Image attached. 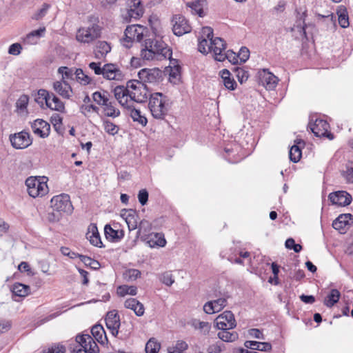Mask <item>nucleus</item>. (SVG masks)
Segmentation results:
<instances>
[{
  "label": "nucleus",
  "instance_id": "4c0bfd02",
  "mask_svg": "<svg viewBox=\"0 0 353 353\" xmlns=\"http://www.w3.org/2000/svg\"><path fill=\"white\" fill-rule=\"evenodd\" d=\"M340 296V292L336 289H332L331 290L330 294L325 298L324 301V304L327 307H331L339 301Z\"/></svg>",
  "mask_w": 353,
  "mask_h": 353
},
{
  "label": "nucleus",
  "instance_id": "c756f323",
  "mask_svg": "<svg viewBox=\"0 0 353 353\" xmlns=\"http://www.w3.org/2000/svg\"><path fill=\"white\" fill-rule=\"evenodd\" d=\"M125 108L130 112V117L134 121L138 122L143 126H145L148 120L145 117L141 115L139 110L135 108L132 105H127Z\"/></svg>",
  "mask_w": 353,
  "mask_h": 353
},
{
  "label": "nucleus",
  "instance_id": "5701e85b",
  "mask_svg": "<svg viewBox=\"0 0 353 353\" xmlns=\"http://www.w3.org/2000/svg\"><path fill=\"white\" fill-rule=\"evenodd\" d=\"M86 239L89 240L90 243L96 247L102 248L103 243L98 231L97 224L90 223L86 233Z\"/></svg>",
  "mask_w": 353,
  "mask_h": 353
},
{
  "label": "nucleus",
  "instance_id": "aec40b11",
  "mask_svg": "<svg viewBox=\"0 0 353 353\" xmlns=\"http://www.w3.org/2000/svg\"><path fill=\"white\" fill-rule=\"evenodd\" d=\"M31 128L33 132L41 138H46L50 134V125L43 119H37L34 120L31 123Z\"/></svg>",
  "mask_w": 353,
  "mask_h": 353
},
{
  "label": "nucleus",
  "instance_id": "b1692460",
  "mask_svg": "<svg viewBox=\"0 0 353 353\" xmlns=\"http://www.w3.org/2000/svg\"><path fill=\"white\" fill-rule=\"evenodd\" d=\"M53 89L60 96L65 99H70V92H72L70 85L66 81H57L53 83Z\"/></svg>",
  "mask_w": 353,
  "mask_h": 353
},
{
  "label": "nucleus",
  "instance_id": "423d86ee",
  "mask_svg": "<svg viewBox=\"0 0 353 353\" xmlns=\"http://www.w3.org/2000/svg\"><path fill=\"white\" fill-rule=\"evenodd\" d=\"M51 208L54 211L62 213L70 214L73 207L68 194H61L53 196L50 201Z\"/></svg>",
  "mask_w": 353,
  "mask_h": 353
},
{
  "label": "nucleus",
  "instance_id": "864d4df0",
  "mask_svg": "<svg viewBox=\"0 0 353 353\" xmlns=\"http://www.w3.org/2000/svg\"><path fill=\"white\" fill-rule=\"evenodd\" d=\"M343 176L347 183H353V162H350L347 165L346 170L343 172Z\"/></svg>",
  "mask_w": 353,
  "mask_h": 353
},
{
  "label": "nucleus",
  "instance_id": "2f4dec72",
  "mask_svg": "<svg viewBox=\"0 0 353 353\" xmlns=\"http://www.w3.org/2000/svg\"><path fill=\"white\" fill-rule=\"evenodd\" d=\"M150 246L154 248L155 246L163 248L166 245V240L163 233L151 234L150 238L148 241Z\"/></svg>",
  "mask_w": 353,
  "mask_h": 353
},
{
  "label": "nucleus",
  "instance_id": "4d7b16f0",
  "mask_svg": "<svg viewBox=\"0 0 353 353\" xmlns=\"http://www.w3.org/2000/svg\"><path fill=\"white\" fill-rule=\"evenodd\" d=\"M193 325L195 328L199 329L203 334H208L210 330V324L204 321H194Z\"/></svg>",
  "mask_w": 353,
  "mask_h": 353
},
{
  "label": "nucleus",
  "instance_id": "f3484780",
  "mask_svg": "<svg viewBox=\"0 0 353 353\" xmlns=\"http://www.w3.org/2000/svg\"><path fill=\"white\" fill-rule=\"evenodd\" d=\"M138 77L141 81L154 83L162 77V72L159 68H143L138 72Z\"/></svg>",
  "mask_w": 353,
  "mask_h": 353
},
{
  "label": "nucleus",
  "instance_id": "680f3d73",
  "mask_svg": "<svg viewBox=\"0 0 353 353\" xmlns=\"http://www.w3.org/2000/svg\"><path fill=\"white\" fill-rule=\"evenodd\" d=\"M50 6L48 3H43L42 5V8L38 10L37 12L34 14V15L32 17L33 19L35 20H39L42 19L48 12V9L50 8Z\"/></svg>",
  "mask_w": 353,
  "mask_h": 353
},
{
  "label": "nucleus",
  "instance_id": "6e6d98bb",
  "mask_svg": "<svg viewBox=\"0 0 353 353\" xmlns=\"http://www.w3.org/2000/svg\"><path fill=\"white\" fill-rule=\"evenodd\" d=\"M58 72L62 74V81H65V79H72L74 72L72 68L65 66L59 68Z\"/></svg>",
  "mask_w": 353,
  "mask_h": 353
},
{
  "label": "nucleus",
  "instance_id": "bf43d9fd",
  "mask_svg": "<svg viewBox=\"0 0 353 353\" xmlns=\"http://www.w3.org/2000/svg\"><path fill=\"white\" fill-rule=\"evenodd\" d=\"M124 276L128 280H136L141 276V272L137 269H129L124 273Z\"/></svg>",
  "mask_w": 353,
  "mask_h": 353
},
{
  "label": "nucleus",
  "instance_id": "052dcab7",
  "mask_svg": "<svg viewBox=\"0 0 353 353\" xmlns=\"http://www.w3.org/2000/svg\"><path fill=\"white\" fill-rule=\"evenodd\" d=\"M338 20L341 28H345L349 26V18L345 10L339 13Z\"/></svg>",
  "mask_w": 353,
  "mask_h": 353
},
{
  "label": "nucleus",
  "instance_id": "6e6552de",
  "mask_svg": "<svg viewBox=\"0 0 353 353\" xmlns=\"http://www.w3.org/2000/svg\"><path fill=\"white\" fill-rule=\"evenodd\" d=\"M173 33L178 37L189 33L192 27L188 20L182 14H175L171 20Z\"/></svg>",
  "mask_w": 353,
  "mask_h": 353
},
{
  "label": "nucleus",
  "instance_id": "c9c22d12",
  "mask_svg": "<svg viewBox=\"0 0 353 353\" xmlns=\"http://www.w3.org/2000/svg\"><path fill=\"white\" fill-rule=\"evenodd\" d=\"M93 337L101 344H104V340L108 341L105 332L101 325H95L91 330Z\"/></svg>",
  "mask_w": 353,
  "mask_h": 353
},
{
  "label": "nucleus",
  "instance_id": "0eeeda50",
  "mask_svg": "<svg viewBox=\"0 0 353 353\" xmlns=\"http://www.w3.org/2000/svg\"><path fill=\"white\" fill-rule=\"evenodd\" d=\"M101 36V28L97 24L87 28H80L77 33V40L81 43H90Z\"/></svg>",
  "mask_w": 353,
  "mask_h": 353
},
{
  "label": "nucleus",
  "instance_id": "f8f14e48",
  "mask_svg": "<svg viewBox=\"0 0 353 353\" xmlns=\"http://www.w3.org/2000/svg\"><path fill=\"white\" fill-rule=\"evenodd\" d=\"M76 341L82 347L83 352L89 353L99 352L98 345L89 334L77 335Z\"/></svg>",
  "mask_w": 353,
  "mask_h": 353
},
{
  "label": "nucleus",
  "instance_id": "13d9d810",
  "mask_svg": "<svg viewBox=\"0 0 353 353\" xmlns=\"http://www.w3.org/2000/svg\"><path fill=\"white\" fill-rule=\"evenodd\" d=\"M29 97L28 95H21L16 102V107L18 110H24L28 104Z\"/></svg>",
  "mask_w": 353,
  "mask_h": 353
},
{
  "label": "nucleus",
  "instance_id": "7c9ffc66",
  "mask_svg": "<svg viewBox=\"0 0 353 353\" xmlns=\"http://www.w3.org/2000/svg\"><path fill=\"white\" fill-rule=\"evenodd\" d=\"M152 43L153 40L150 39L144 41V48L141 51V56L144 60L149 61L157 59V56L152 49Z\"/></svg>",
  "mask_w": 353,
  "mask_h": 353
},
{
  "label": "nucleus",
  "instance_id": "58836bf2",
  "mask_svg": "<svg viewBox=\"0 0 353 353\" xmlns=\"http://www.w3.org/2000/svg\"><path fill=\"white\" fill-rule=\"evenodd\" d=\"M114 101L110 100L106 103V105H103V112L105 116L109 117L115 118L120 115L119 110L114 106Z\"/></svg>",
  "mask_w": 353,
  "mask_h": 353
},
{
  "label": "nucleus",
  "instance_id": "393cba45",
  "mask_svg": "<svg viewBox=\"0 0 353 353\" xmlns=\"http://www.w3.org/2000/svg\"><path fill=\"white\" fill-rule=\"evenodd\" d=\"M129 88H128V85L126 87L123 85H119L114 89V94L115 99L122 106L124 107H126L127 105H129L128 103V97H129Z\"/></svg>",
  "mask_w": 353,
  "mask_h": 353
},
{
  "label": "nucleus",
  "instance_id": "9b49d317",
  "mask_svg": "<svg viewBox=\"0 0 353 353\" xmlns=\"http://www.w3.org/2000/svg\"><path fill=\"white\" fill-rule=\"evenodd\" d=\"M127 4V15L125 17L126 21L132 19L137 20L143 15L145 9L141 0H128Z\"/></svg>",
  "mask_w": 353,
  "mask_h": 353
},
{
  "label": "nucleus",
  "instance_id": "1a4fd4ad",
  "mask_svg": "<svg viewBox=\"0 0 353 353\" xmlns=\"http://www.w3.org/2000/svg\"><path fill=\"white\" fill-rule=\"evenodd\" d=\"M310 128L317 137H327L330 140L334 139L333 134L329 131L330 124L323 119H316L314 123H310Z\"/></svg>",
  "mask_w": 353,
  "mask_h": 353
},
{
  "label": "nucleus",
  "instance_id": "c85d7f7f",
  "mask_svg": "<svg viewBox=\"0 0 353 353\" xmlns=\"http://www.w3.org/2000/svg\"><path fill=\"white\" fill-rule=\"evenodd\" d=\"M219 74L224 86L230 90H234L237 84L234 79L230 77L231 74L230 71L227 69H223L220 71Z\"/></svg>",
  "mask_w": 353,
  "mask_h": 353
},
{
  "label": "nucleus",
  "instance_id": "4468645a",
  "mask_svg": "<svg viewBox=\"0 0 353 353\" xmlns=\"http://www.w3.org/2000/svg\"><path fill=\"white\" fill-rule=\"evenodd\" d=\"M152 49L157 56V60L168 59L172 62V50L163 41L156 40L152 44Z\"/></svg>",
  "mask_w": 353,
  "mask_h": 353
},
{
  "label": "nucleus",
  "instance_id": "e2e57ef3",
  "mask_svg": "<svg viewBox=\"0 0 353 353\" xmlns=\"http://www.w3.org/2000/svg\"><path fill=\"white\" fill-rule=\"evenodd\" d=\"M237 57L241 63H245L249 59L250 50L246 47H241Z\"/></svg>",
  "mask_w": 353,
  "mask_h": 353
},
{
  "label": "nucleus",
  "instance_id": "4be33fe9",
  "mask_svg": "<svg viewBox=\"0 0 353 353\" xmlns=\"http://www.w3.org/2000/svg\"><path fill=\"white\" fill-rule=\"evenodd\" d=\"M121 216L125 219L129 230H134L138 227V215L137 211L133 209H124L121 211Z\"/></svg>",
  "mask_w": 353,
  "mask_h": 353
},
{
  "label": "nucleus",
  "instance_id": "a211bd4d",
  "mask_svg": "<svg viewBox=\"0 0 353 353\" xmlns=\"http://www.w3.org/2000/svg\"><path fill=\"white\" fill-rule=\"evenodd\" d=\"M332 204L339 206H346L351 203L352 198L346 191H338L330 193L328 196Z\"/></svg>",
  "mask_w": 353,
  "mask_h": 353
},
{
  "label": "nucleus",
  "instance_id": "a878e982",
  "mask_svg": "<svg viewBox=\"0 0 353 353\" xmlns=\"http://www.w3.org/2000/svg\"><path fill=\"white\" fill-rule=\"evenodd\" d=\"M104 234L105 238L111 242H119L124 236L123 230H114L109 224L105 225Z\"/></svg>",
  "mask_w": 353,
  "mask_h": 353
},
{
  "label": "nucleus",
  "instance_id": "2eb2a0df",
  "mask_svg": "<svg viewBox=\"0 0 353 353\" xmlns=\"http://www.w3.org/2000/svg\"><path fill=\"white\" fill-rule=\"evenodd\" d=\"M259 83L263 85L266 90H272L278 84L279 79L273 73L266 69L259 72Z\"/></svg>",
  "mask_w": 353,
  "mask_h": 353
},
{
  "label": "nucleus",
  "instance_id": "ddd939ff",
  "mask_svg": "<svg viewBox=\"0 0 353 353\" xmlns=\"http://www.w3.org/2000/svg\"><path fill=\"white\" fill-rule=\"evenodd\" d=\"M105 325L111 334L117 337L119 334V329L121 326L119 315L117 310L109 311L105 317Z\"/></svg>",
  "mask_w": 353,
  "mask_h": 353
},
{
  "label": "nucleus",
  "instance_id": "de8ad7c7",
  "mask_svg": "<svg viewBox=\"0 0 353 353\" xmlns=\"http://www.w3.org/2000/svg\"><path fill=\"white\" fill-rule=\"evenodd\" d=\"M206 5V0H194L190 7L192 8L200 17L203 16V7Z\"/></svg>",
  "mask_w": 353,
  "mask_h": 353
},
{
  "label": "nucleus",
  "instance_id": "09e8293b",
  "mask_svg": "<svg viewBox=\"0 0 353 353\" xmlns=\"http://www.w3.org/2000/svg\"><path fill=\"white\" fill-rule=\"evenodd\" d=\"M160 347V343H159L154 339H150L145 345V352L158 353Z\"/></svg>",
  "mask_w": 353,
  "mask_h": 353
},
{
  "label": "nucleus",
  "instance_id": "f704fd0d",
  "mask_svg": "<svg viewBox=\"0 0 353 353\" xmlns=\"http://www.w3.org/2000/svg\"><path fill=\"white\" fill-rule=\"evenodd\" d=\"M111 50V47L106 41H100L97 43L94 50L95 57L97 59H101L105 57Z\"/></svg>",
  "mask_w": 353,
  "mask_h": 353
},
{
  "label": "nucleus",
  "instance_id": "49530a36",
  "mask_svg": "<svg viewBox=\"0 0 353 353\" xmlns=\"http://www.w3.org/2000/svg\"><path fill=\"white\" fill-rule=\"evenodd\" d=\"M50 96V99L54 103V106L51 105V108H49L60 112H64L65 110L64 103L54 93H51Z\"/></svg>",
  "mask_w": 353,
  "mask_h": 353
},
{
  "label": "nucleus",
  "instance_id": "37998d69",
  "mask_svg": "<svg viewBox=\"0 0 353 353\" xmlns=\"http://www.w3.org/2000/svg\"><path fill=\"white\" fill-rule=\"evenodd\" d=\"M117 292L120 296H124L126 294L134 296L137 293V288L135 286L120 285L117 288Z\"/></svg>",
  "mask_w": 353,
  "mask_h": 353
},
{
  "label": "nucleus",
  "instance_id": "0e129e2a",
  "mask_svg": "<svg viewBox=\"0 0 353 353\" xmlns=\"http://www.w3.org/2000/svg\"><path fill=\"white\" fill-rule=\"evenodd\" d=\"M43 353H65V347L62 345L55 344L44 350Z\"/></svg>",
  "mask_w": 353,
  "mask_h": 353
},
{
  "label": "nucleus",
  "instance_id": "69168bd1",
  "mask_svg": "<svg viewBox=\"0 0 353 353\" xmlns=\"http://www.w3.org/2000/svg\"><path fill=\"white\" fill-rule=\"evenodd\" d=\"M223 57H224V60L227 59L230 62L234 65L239 63L237 54L232 50H228L226 52H224L223 54Z\"/></svg>",
  "mask_w": 353,
  "mask_h": 353
},
{
  "label": "nucleus",
  "instance_id": "603ef678",
  "mask_svg": "<svg viewBox=\"0 0 353 353\" xmlns=\"http://www.w3.org/2000/svg\"><path fill=\"white\" fill-rule=\"evenodd\" d=\"M210 41L206 38L199 39L198 50L203 54H208L210 51Z\"/></svg>",
  "mask_w": 353,
  "mask_h": 353
},
{
  "label": "nucleus",
  "instance_id": "9d476101",
  "mask_svg": "<svg viewBox=\"0 0 353 353\" xmlns=\"http://www.w3.org/2000/svg\"><path fill=\"white\" fill-rule=\"evenodd\" d=\"M9 139L12 146L15 149H25L32 143L30 134L26 131L10 134Z\"/></svg>",
  "mask_w": 353,
  "mask_h": 353
},
{
  "label": "nucleus",
  "instance_id": "f03ea898",
  "mask_svg": "<svg viewBox=\"0 0 353 353\" xmlns=\"http://www.w3.org/2000/svg\"><path fill=\"white\" fill-rule=\"evenodd\" d=\"M202 34L207 37L210 41V51L214 53V58L218 61H223L224 57L223 54L225 52L226 48V43L220 37H213V29L210 27H203L202 28Z\"/></svg>",
  "mask_w": 353,
  "mask_h": 353
},
{
  "label": "nucleus",
  "instance_id": "bb28decb",
  "mask_svg": "<svg viewBox=\"0 0 353 353\" xmlns=\"http://www.w3.org/2000/svg\"><path fill=\"white\" fill-rule=\"evenodd\" d=\"M124 306L128 309L133 310L138 316H141L144 314L145 308L143 305L136 299L130 298L127 299L124 303Z\"/></svg>",
  "mask_w": 353,
  "mask_h": 353
},
{
  "label": "nucleus",
  "instance_id": "ea45409f",
  "mask_svg": "<svg viewBox=\"0 0 353 353\" xmlns=\"http://www.w3.org/2000/svg\"><path fill=\"white\" fill-rule=\"evenodd\" d=\"M230 329L221 330L218 333L220 339L225 342H233L238 339V334L236 332H230Z\"/></svg>",
  "mask_w": 353,
  "mask_h": 353
},
{
  "label": "nucleus",
  "instance_id": "412c9836",
  "mask_svg": "<svg viewBox=\"0 0 353 353\" xmlns=\"http://www.w3.org/2000/svg\"><path fill=\"white\" fill-rule=\"evenodd\" d=\"M353 224V215L341 214L332 223V227L341 233H344L347 226Z\"/></svg>",
  "mask_w": 353,
  "mask_h": 353
},
{
  "label": "nucleus",
  "instance_id": "a18cd8bd",
  "mask_svg": "<svg viewBox=\"0 0 353 353\" xmlns=\"http://www.w3.org/2000/svg\"><path fill=\"white\" fill-rule=\"evenodd\" d=\"M188 348V343L182 340L176 341L175 346L168 348V353H183Z\"/></svg>",
  "mask_w": 353,
  "mask_h": 353
},
{
  "label": "nucleus",
  "instance_id": "338daca9",
  "mask_svg": "<svg viewBox=\"0 0 353 353\" xmlns=\"http://www.w3.org/2000/svg\"><path fill=\"white\" fill-rule=\"evenodd\" d=\"M61 218V214L59 212L54 211L48 213L47 219L49 222L54 223L59 221Z\"/></svg>",
  "mask_w": 353,
  "mask_h": 353
},
{
  "label": "nucleus",
  "instance_id": "f257e3e1",
  "mask_svg": "<svg viewBox=\"0 0 353 353\" xmlns=\"http://www.w3.org/2000/svg\"><path fill=\"white\" fill-rule=\"evenodd\" d=\"M168 102V97L161 92L150 94L148 107L154 119H164L169 110Z\"/></svg>",
  "mask_w": 353,
  "mask_h": 353
},
{
  "label": "nucleus",
  "instance_id": "e433bc0d",
  "mask_svg": "<svg viewBox=\"0 0 353 353\" xmlns=\"http://www.w3.org/2000/svg\"><path fill=\"white\" fill-rule=\"evenodd\" d=\"M137 229V236H147L152 230V224L149 221L143 219L138 224Z\"/></svg>",
  "mask_w": 353,
  "mask_h": 353
},
{
  "label": "nucleus",
  "instance_id": "774afa93",
  "mask_svg": "<svg viewBox=\"0 0 353 353\" xmlns=\"http://www.w3.org/2000/svg\"><path fill=\"white\" fill-rule=\"evenodd\" d=\"M138 199L142 205H145L148 201V192L145 189H142L139 192Z\"/></svg>",
  "mask_w": 353,
  "mask_h": 353
},
{
  "label": "nucleus",
  "instance_id": "5fc2aeb1",
  "mask_svg": "<svg viewBox=\"0 0 353 353\" xmlns=\"http://www.w3.org/2000/svg\"><path fill=\"white\" fill-rule=\"evenodd\" d=\"M159 280L167 286H171L174 282V279L170 272H165L161 274L159 276Z\"/></svg>",
  "mask_w": 353,
  "mask_h": 353
},
{
  "label": "nucleus",
  "instance_id": "72a5a7b5",
  "mask_svg": "<svg viewBox=\"0 0 353 353\" xmlns=\"http://www.w3.org/2000/svg\"><path fill=\"white\" fill-rule=\"evenodd\" d=\"M12 292L15 296L25 297L30 293V288L29 285L16 283L12 285Z\"/></svg>",
  "mask_w": 353,
  "mask_h": 353
},
{
  "label": "nucleus",
  "instance_id": "79ce46f5",
  "mask_svg": "<svg viewBox=\"0 0 353 353\" xmlns=\"http://www.w3.org/2000/svg\"><path fill=\"white\" fill-rule=\"evenodd\" d=\"M232 72L241 84L245 82L249 77V72L243 68L234 66L232 68Z\"/></svg>",
  "mask_w": 353,
  "mask_h": 353
},
{
  "label": "nucleus",
  "instance_id": "3c124183",
  "mask_svg": "<svg viewBox=\"0 0 353 353\" xmlns=\"http://www.w3.org/2000/svg\"><path fill=\"white\" fill-rule=\"evenodd\" d=\"M103 127L105 131L111 135L116 134L119 130V127L108 120L103 121Z\"/></svg>",
  "mask_w": 353,
  "mask_h": 353
},
{
  "label": "nucleus",
  "instance_id": "c03bdc74",
  "mask_svg": "<svg viewBox=\"0 0 353 353\" xmlns=\"http://www.w3.org/2000/svg\"><path fill=\"white\" fill-rule=\"evenodd\" d=\"M302 156L301 150L299 145H294L291 147L289 152V157L290 161L297 163L300 161Z\"/></svg>",
  "mask_w": 353,
  "mask_h": 353
},
{
  "label": "nucleus",
  "instance_id": "a19ab883",
  "mask_svg": "<svg viewBox=\"0 0 353 353\" xmlns=\"http://www.w3.org/2000/svg\"><path fill=\"white\" fill-rule=\"evenodd\" d=\"M108 96L109 94L106 91H103V92L96 91L92 94V99L98 105L102 106L106 105V103L109 101Z\"/></svg>",
  "mask_w": 353,
  "mask_h": 353
},
{
  "label": "nucleus",
  "instance_id": "8fccbe9b",
  "mask_svg": "<svg viewBox=\"0 0 353 353\" xmlns=\"http://www.w3.org/2000/svg\"><path fill=\"white\" fill-rule=\"evenodd\" d=\"M74 74L77 81H79L81 84L85 85L89 84L91 81L90 77L87 74H85L83 70L81 68L76 69Z\"/></svg>",
  "mask_w": 353,
  "mask_h": 353
},
{
  "label": "nucleus",
  "instance_id": "dca6fc26",
  "mask_svg": "<svg viewBox=\"0 0 353 353\" xmlns=\"http://www.w3.org/2000/svg\"><path fill=\"white\" fill-rule=\"evenodd\" d=\"M216 325L219 330L234 328L236 327L234 314L230 311H225L216 318Z\"/></svg>",
  "mask_w": 353,
  "mask_h": 353
},
{
  "label": "nucleus",
  "instance_id": "6ab92c4d",
  "mask_svg": "<svg viewBox=\"0 0 353 353\" xmlns=\"http://www.w3.org/2000/svg\"><path fill=\"white\" fill-rule=\"evenodd\" d=\"M103 78L108 80H121L123 73L118 66L112 63H106L103 66Z\"/></svg>",
  "mask_w": 353,
  "mask_h": 353
},
{
  "label": "nucleus",
  "instance_id": "39448f33",
  "mask_svg": "<svg viewBox=\"0 0 353 353\" xmlns=\"http://www.w3.org/2000/svg\"><path fill=\"white\" fill-rule=\"evenodd\" d=\"M26 185L28 194L36 198L43 196L48 192V187L46 181H41L36 177H29L26 180Z\"/></svg>",
  "mask_w": 353,
  "mask_h": 353
},
{
  "label": "nucleus",
  "instance_id": "20e7f679",
  "mask_svg": "<svg viewBox=\"0 0 353 353\" xmlns=\"http://www.w3.org/2000/svg\"><path fill=\"white\" fill-rule=\"evenodd\" d=\"M146 32L147 28L143 26H128L124 32L125 38L123 39V46L127 48H130L132 46V42L141 41Z\"/></svg>",
  "mask_w": 353,
  "mask_h": 353
},
{
  "label": "nucleus",
  "instance_id": "7ed1b4c3",
  "mask_svg": "<svg viewBox=\"0 0 353 353\" xmlns=\"http://www.w3.org/2000/svg\"><path fill=\"white\" fill-rule=\"evenodd\" d=\"M129 88V97L131 101L142 103L147 101L148 90L147 85L139 80H130L128 81Z\"/></svg>",
  "mask_w": 353,
  "mask_h": 353
},
{
  "label": "nucleus",
  "instance_id": "473e14b6",
  "mask_svg": "<svg viewBox=\"0 0 353 353\" xmlns=\"http://www.w3.org/2000/svg\"><path fill=\"white\" fill-rule=\"evenodd\" d=\"M50 94L51 93L48 90L45 89H40L37 92V94L35 97V101L41 105H43V103H45L48 108H51V103L50 102L51 98Z\"/></svg>",
  "mask_w": 353,
  "mask_h": 353
},
{
  "label": "nucleus",
  "instance_id": "cd10ccee",
  "mask_svg": "<svg viewBox=\"0 0 353 353\" xmlns=\"http://www.w3.org/2000/svg\"><path fill=\"white\" fill-rule=\"evenodd\" d=\"M244 346L247 349L253 350H259L261 352H270L272 350V345L268 342H259L255 341H246Z\"/></svg>",
  "mask_w": 353,
  "mask_h": 353
}]
</instances>
